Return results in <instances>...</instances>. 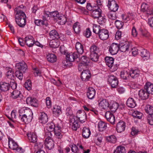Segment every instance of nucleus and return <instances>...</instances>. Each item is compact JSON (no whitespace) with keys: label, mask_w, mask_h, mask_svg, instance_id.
Here are the masks:
<instances>
[{"label":"nucleus","mask_w":153,"mask_h":153,"mask_svg":"<svg viewBox=\"0 0 153 153\" xmlns=\"http://www.w3.org/2000/svg\"><path fill=\"white\" fill-rule=\"evenodd\" d=\"M46 127L48 131V135L51 136L52 134L51 132H53L58 139L62 137V134L61 133V127L58 124L55 125L53 122H51L47 124Z\"/></svg>","instance_id":"f257e3e1"},{"label":"nucleus","mask_w":153,"mask_h":153,"mask_svg":"<svg viewBox=\"0 0 153 153\" xmlns=\"http://www.w3.org/2000/svg\"><path fill=\"white\" fill-rule=\"evenodd\" d=\"M21 110L19 111V118L21 121L25 123L30 122L33 118V113L30 109L26 110L24 111V114L21 112Z\"/></svg>","instance_id":"f03ea898"},{"label":"nucleus","mask_w":153,"mask_h":153,"mask_svg":"<svg viewBox=\"0 0 153 153\" xmlns=\"http://www.w3.org/2000/svg\"><path fill=\"white\" fill-rule=\"evenodd\" d=\"M60 50L61 53L66 55V60L69 62H73L78 58L79 60L80 59V55L77 53L74 52L68 53L67 52V51L63 50L62 48H61Z\"/></svg>","instance_id":"7ed1b4c3"},{"label":"nucleus","mask_w":153,"mask_h":153,"mask_svg":"<svg viewBox=\"0 0 153 153\" xmlns=\"http://www.w3.org/2000/svg\"><path fill=\"white\" fill-rule=\"evenodd\" d=\"M8 140V145L10 148L14 150H16L20 153L24 152V150L21 147H19L17 143L12 139L9 137Z\"/></svg>","instance_id":"20e7f679"},{"label":"nucleus","mask_w":153,"mask_h":153,"mask_svg":"<svg viewBox=\"0 0 153 153\" xmlns=\"http://www.w3.org/2000/svg\"><path fill=\"white\" fill-rule=\"evenodd\" d=\"M70 125L73 130L76 131L78 128H79V120L77 117L71 116L70 117Z\"/></svg>","instance_id":"39448f33"},{"label":"nucleus","mask_w":153,"mask_h":153,"mask_svg":"<svg viewBox=\"0 0 153 153\" xmlns=\"http://www.w3.org/2000/svg\"><path fill=\"white\" fill-rule=\"evenodd\" d=\"M24 7L23 5L18 7L16 8L15 12L16 13L15 19H16V17L26 18V16L23 11V7Z\"/></svg>","instance_id":"423d86ee"},{"label":"nucleus","mask_w":153,"mask_h":153,"mask_svg":"<svg viewBox=\"0 0 153 153\" xmlns=\"http://www.w3.org/2000/svg\"><path fill=\"white\" fill-rule=\"evenodd\" d=\"M108 82L112 88H115L118 84V81L117 77L114 75H111L108 76Z\"/></svg>","instance_id":"0eeeda50"},{"label":"nucleus","mask_w":153,"mask_h":153,"mask_svg":"<svg viewBox=\"0 0 153 153\" xmlns=\"http://www.w3.org/2000/svg\"><path fill=\"white\" fill-rule=\"evenodd\" d=\"M45 140V145L46 147L49 150L53 148L54 146V141L51 139V136H46Z\"/></svg>","instance_id":"6e6552de"},{"label":"nucleus","mask_w":153,"mask_h":153,"mask_svg":"<svg viewBox=\"0 0 153 153\" xmlns=\"http://www.w3.org/2000/svg\"><path fill=\"white\" fill-rule=\"evenodd\" d=\"M107 6L111 11L116 12L117 11L119 6L114 0H108Z\"/></svg>","instance_id":"1a4fd4ad"},{"label":"nucleus","mask_w":153,"mask_h":153,"mask_svg":"<svg viewBox=\"0 0 153 153\" xmlns=\"http://www.w3.org/2000/svg\"><path fill=\"white\" fill-rule=\"evenodd\" d=\"M119 50L122 52H125L128 51L130 49L129 43L126 41L121 42L119 45Z\"/></svg>","instance_id":"9d476101"},{"label":"nucleus","mask_w":153,"mask_h":153,"mask_svg":"<svg viewBox=\"0 0 153 153\" xmlns=\"http://www.w3.org/2000/svg\"><path fill=\"white\" fill-rule=\"evenodd\" d=\"M16 68L18 70L24 73L27 69V66L25 62L23 61L16 64Z\"/></svg>","instance_id":"9b49d317"},{"label":"nucleus","mask_w":153,"mask_h":153,"mask_svg":"<svg viewBox=\"0 0 153 153\" xmlns=\"http://www.w3.org/2000/svg\"><path fill=\"white\" fill-rule=\"evenodd\" d=\"M100 7H95L93 10L91 12V16L94 18H97L100 17L101 15L102 10Z\"/></svg>","instance_id":"f8f14e48"},{"label":"nucleus","mask_w":153,"mask_h":153,"mask_svg":"<svg viewBox=\"0 0 153 153\" xmlns=\"http://www.w3.org/2000/svg\"><path fill=\"white\" fill-rule=\"evenodd\" d=\"M26 102L28 104L34 107H37L38 106V101L35 98L28 97L26 99Z\"/></svg>","instance_id":"ddd939ff"},{"label":"nucleus","mask_w":153,"mask_h":153,"mask_svg":"<svg viewBox=\"0 0 153 153\" xmlns=\"http://www.w3.org/2000/svg\"><path fill=\"white\" fill-rule=\"evenodd\" d=\"M98 36L101 39L103 40H106L109 36L108 31L107 30L104 29H102Z\"/></svg>","instance_id":"4468645a"},{"label":"nucleus","mask_w":153,"mask_h":153,"mask_svg":"<svg viewBox=\"0 0 153 153\" xmlns=\"http://www.w3.org/2000/svg\"><path fill=\"white\" fill-rule=\"evenodd\" d=\"M105 117L107 120L111 124L114 125L115 124V117L111 112L110 111L106 112L105 114Z\"/></svg>","instance_id":"2eb2a0df"},{"label":"nucleus","mask_w":153,"mask_h":153,"mask_svg":"<svg viewBox=\"0 0 153 153\" xmlns=\"http://www.w3.org/2000/svg\"><path fill=\"white\" fill-rule=\"evenodd\" d=\"M125 123L121 120L117 123L116 125V130L118 132L121 133L125 130Z\"/></svg>","instance_id":"dca6fc26"},{"label":"nucleus","mask_w":153,"mask_h":153,"mask_svg":"<svg viewBox=\"0 0 153 153\" xmlns=\"http://www.w3.org/2000/svg\"><path fill=\"white\" fill-rule=\"evenodd\" d=\"M90 71L88 70H83L81 73V77L83 81H87L91 77Z\"/></svg>","instance_id":"f3484780"},{"label":"nucleus","mask_w":153,"mask_h":153,"mask_svg":"<svg viewBox=\"0 0 153 153\" xmlns=\"http://www.w3.org/2000/svg\"><path fill=\"white\" fill-rule=\"evenodd\" d=\"M119 50V45L114 43L111 44L109 49L110 53L112 55L116 54Z\"/></svg>","instance_id":"a211bd4d"},{"label":"nucleus","mask_w":153,"mask_h":153,"mask_svg":"<svg viewBox=\"0 0 153 153\" xmlns=\"http://www.w3.org/2000/svg\"><path fill=\"white\" fill-rule=\"evenodd\" d=\"M140 97L143 100H146L148 99L149 97V94L144 88L140 90L138 93Z\"/></svg>","instance_id":"6ab92c4d"},{"label":"nucleus","mask_w":153,"mask_h":153,"mask_svg":"<svg viewBox=\"0 0 153 153\" xmlns=\"http://www.w3.org/2000/svg\"><path fill=\"white\" fill-rule=\"evenodd\" d=\"M26 18L16 17L15 19L17 24L20 27H24L26 25Z\"/></svg>","instance_id":"aec40b11"},{"label":"nucleus","mask_w":153,"mask_h":153,"mask_svg":"<svg viewBox=\"0 0 153 153\" xmlns=\"http://www.w3.org/2000/svg\"><path fill=\"white\" fill-rule=\"evenodd\" d=\"M144 88L146 91L149 94H153V84L150 82H146L144 85Z\"/></svg>","instance_id":"412c9836"},{"label":"nucleus","mask_w":153,"mask_h":153,"mask_svg":"<svg viewBox=\"0 0 153 153\" xmlns=\"http://www.w3.org/2000/svg\"><path fill=\"white\" fill-rule=\"evenodd\" d=\"M76 116L78 119V120L82 123L85 122L84 120L86 119V115L84 111H79L77 113ZM76 117V116H75Z\"/></svg>","instance_id":"4be33fe9"},{"label":"nucleus","mask_w":153,"mask_h":153,"mask_svg":"<svg viewBox=\"0 0 153 153\" xmlns=\"http://www.w3.org/2000/svg\"><path fill=\"white\" fill-rule=\"evenodd\" d=\"M25 42L26 45L29 47H32L34 45V38L31 36H28L25 39Z\"/></svg>","instance_id":"5701e85b"},{"label":"nucleus","mask_w":153,"mask_h":153,"mask_svg":"<svg viewBox=\"0 0 153 153\" xmlns=\"http://www.w3.org/2000/svg\"><path fill=\"white\" fill-rule=\"evenodd\" d=\"M96 93V91L92 87L88 88L87 92L88 97L90 99H93L94 98Z\"/></svg>","instance_id":"b1692460"},{"label":"nucleus","mask_w":153,"mask_h":153,"mask_svg":"<svg viewBox=\"0 0 153 153\" xmlns=\"http://www.w3.org/2000/svg\"><path fill=\"white\" fill-rule=\"evenodd\" d=\"M53 116H59L62 113L61 108L60 106L55 105L53 109Z\"/></svg>","instance_id":"393cba45"},{"label":"nucleus","mask_w":153,"mask_h":153,"mask_svg":"<svg viewBox=\"0 0 153 153\" xmlns=\"http://www.w3.org/2000/svg\"><path fill=\"white\" fill-rule=\"evenodd\" d=\"M99 102V105L104 109H106L108 108L109 104L108 101L105 99H100Z\"/></svg>","instance_id":"a878e982"},{"label":"nucleus","mask_w":153,"mask_h":153,"mask_svg":"<svg viewBox=\"0 0 153 153\" xmlns=\"http://www.w3.org/2000/svg\"><path fill=\"white\" fill-rule=\"evenodd\" d=\"M40 122L43 124L46 123L48 121V117L47 115L44 112H41L39 118Z\"/></svg>","instance_id":"bb28decb"},{"label":"nucleus","mask_w":153,"mask_h":153,"mask_svg":"<svg viewBox=\"0 0 153 153\" xmlns=\"http://www.w3.org/2000/svg\"><path fill=\"white\" fill-rule=\"evenodd\" d=\"M27 135L30 142L33 143H35L37 142V136L35 133L30 132Z\"/></svg>","instance_id":"cd10ccee"},{"label":"nucleus","mask_w":153,"mask_h":153,"mask_svg":"<svg viewBox=\"0 0 153 153\" xmlns=\"http://www.w3.org/2000/svg\"><path fill=\"white\" fill-rule=\"evenodd\" d=\"M75 48L77 53L79 55L82 54L84 52V49L83 45L79 42H77L75 45Z\"/></svg>","instance_id":"c85d7f7f"},{"label":"nucleus","mask_w":153,"mask_h":153,"mask_svg":"<svg viewBox=\"0 0 153 153\" xmlns=\"http://www.w3.org/2000/svg\"><path fill=\"white\" fill-rule=\"evenodd\" d=\"M126 104L128 107L131 108H134L136 105L135 101L131 97L129 98L127 100Z\"/></svg>","instance_id":"c756f323"},{"label":"nucleus","mask_w":153,"mask_h":153,"mask_svg":"<svg viewBox=\"0 0 153 153\" xmlns=\"http://www.w3.org/2000/svg\"><path fill=\"white\" fill-rule=\"evenodd\" d=\"M35 24L37 26H41L42 25H45L47 26L48 25V22L47 20L43 17V20L37 19L34 22Z\"/></svg>","instance_id":"7c9ffc66"},{"label":"nucleus","mask_w":153,"mask_h":153,"mask_svg":"<svg viewBox=\"0 0 153 153\" xmlns=\"http://www.w3.org/2000/svg\"><path fill=\"white\" fill-rule=\"evenodd\" d=\"M118 104L117 102L112 101L109 104V108L111 111L113 112H115L118 108Z\"/></svg>","instance_id":"2f4dec72"},{"label":"nucleus","mask_w":153,"mask_h":153,"mask_svg":"<svg viewBox=\"0 0 153 153\" xmlns=\"http://www.w3.org/2000/svg\"><path fill=\"white\" fill-rule=\"evenodd\" d=\"M50 36L51 38L52 39H58L60 38L59 33L55 30H52L50 31Z\"/></svg>","instance_id":"473e14b6"},{"label":"nucleus","mask_w":153,"mask_h":153,"mask_svg":"<svg viewBox=\"0 0 153 153\" xmlns=\"http://www.w3.org/2000/svg\"><path fill=\"white\" fill-rule=\"evenodd\" d=\"M22 96L20 91L15 90L11 93V97L13 99H16L20 98Z\"/></svg>","instance_id":"72a5a7b5"},{"label":"nucleus","mask_w":153,"mask_h":153,"mask_svg":"<svg viewBox=\"0 0 153 153\" xmlns=\"http://www.w3.org/2000/svg\"><path fill=\"white\" fill-rule=\"evenodd\" d=\"M10 85L7 83L2 82L0 83V90L2 91H8L10 88Z\"/></svg>","instance_id":"f704fd0d"},{"label":"nucleus","mask_w":153,"mask_h":153,"mask_svg":"<svg viewBox=\"0 0 153 153\" xmlns=\"http://www.w3.org/2000/svg\"><path fill=\"white\" fill-rule=\"evenodd\" d=\"M130 76L133 78H135L139 76L140 71L137 69H132L129 72Z\"/></svg>","instance_id":"c9c22d12"},{"label":"nucleus","mask_w":153,"mask_h":153,"mask_svg":"<svg viewBox=\"0 0 153 153\" xmlns=\"http://www.w3.org/2000/svg\"><path fill=\"white\" fill-rule=\"evenodd\" d=\"M141 56L144 59V60L149 59L150 57L149 52L146 50L142 49L140 51Z\"/></svg>","instance_id":"e433bc0d"},{"label":"nucleus","mask_w":153,"mask_h":153,"mask_svg":"<svg viewBox=\"0 0 153 153\" xmlns=\"http://www.w3.org/2000/svg\"><path fill=\"white\" fill-rule=\"evenodd\" d=\"M46 57L48 60L51 63L54 62L56 60V56L53 53H49L47 55Z\"/></svg>","instance_id":"4c0bfd02"},{"label":"nucleus","mask_w":153,"mask_h":153,"mask_svg":"<svg viewBox=\"0 0 153 153\" xmlns=\"http://www.w3.org/2000/svg\"><path fill=\"white\" fill-rule=\"evenodd\" d=\"M91 134V131L88 128L84 127L82 129V135L85 138H88Z\"/></svg>","instance_id":"58836bf2"},{"label":"nucleus","mask_w":153,"mask_h":153,"mask_svg":"<svg viewBox=\"0 0 153 153\" xmlns=\"http://www.w3.org/2000/svg\"><path fill=\"white\" fill-rule=\"evenodd\" d=\"M106 64L109 67H111L114 63V59L112 57H106L105 58Z\"/></svg>","instance_id":"ea45409f"},{"label":"nucleus","mask_w":153,"mask_h":153,"mask_svg":"<svg viewBox=\"0 0 153 153\" xmlns=\"http://www.w3.org/2000/svg\"><path fill=\"white\" fill-rule=\"evenodd\" d=\"M74 30L75 33L79 34L80 31V25L78 22H76L73 25Z\"/></svg>","instance_id":"a19ab883"},{"label":"nucleus","mask_w":153,"mask_h":153,"mask_svg":"<svg viewBox=\"0 0 153 153\" xmlns=\"http://www.w3.org/2000/svg\"><path fill=\"white\" fill-rule=\"evenodd\" d=\"M107 127V124L102 121L99 122L98 125V127L99 131H102L105 130Z\"/></svg>","instance_id":"79ce46f5"},{"label":"nucleus","mask_w":153,"mask_h":153,"mask_svg":"<svg viewBox=\"0 0 153 153\" xmlns=\"http://www.w3.org/2000/svg\"><path fill=\"white\" fill-rule=\"evenodd\" d=\"M57 21H60L59 22L60 25L65 24L67 21L65 17L63 15L60 14L57 19Z\"/></svg>","instance_id":"37998d69"},{"label":"nucleus","mask_w":153,"mask_h":153,"mask_svg":"<svg viewBox=\"0 0 153 153\" xmlns=\"http://www.w3.org/2000/svg\"><path fill=\"white\" fill-rule=\"evenodd\" d=\"M7 78L14 81L15 76L13 75V72L11 68H10L7 73Z\"/></svg>","instance_id":"c03bdc74"},{"label":"nucleus","mask_w":153,"mask_h":153,"mask_svg":"<svg viewBox=\"0 0 153 153\" xmlns=\"http://www.w3.org/2000/svg\"><path fill=\"white\" fill-rule=\"evenodd\" d=\"M145 111L148 115H152L153 114V107L149 105H146L145 108Z\"/></svg>","instance_id":"a18cd8bd"},{"label":"nucleus","mask_w":153,"mask_h":153,"mask_svg":"<svg viewBox=\"0 0 153 153\" xmlns=\"http://www.w3.org/2000/svg\"><path fill=\"white\" fill-rule=\"evenodd\" d=\"M126 150L125 148L122 146H118L114 151V153H126Z\"/></svg>","instance_id":"49530a36"},{"label":"nucleus","mask_w":153,"mask_h":153,"mask_svg":"<svg viewBox=\"0 0 153 153\" xmlns=\"http://www.w3.org/2000/svg\"><path fill=\"white\" fill-rule=\"evenodd\" d=\"M93 32L96 34H99L101 30V28L100 25L94 24L93 26Z\"/></svg>","instance_id":"de8ad7c7"},{"label":"nucleus","mask_w":153,"mask_h":153,"mask_svg":"<svg viewBox=\"0 0 153 153\" xmlns=\"http://www.w3.org/2000/svg\"><path fill=\"white\" fill-rule=\"evenodd\" d=\"M80 57L79 58L80 59L79 60H81V62L86 64V65H88V64L89 63L90 61V60L89 58L85 56H83L81 57L80 58Z\"/></svg>","instance_id":"09e8293b"},{"label":"nucleus","mask_w":153,"mask_h":153,"mask_svg":"<svg viewBox=\"0 0 153 153\" xmlns=\"http://www.w3.org/2000/svg\"><path fill=\"white\" fill-rule=\"evenodd\" d=\"M55 39H52L50 41L49 45L50 46L53 48H56L59 45V43L58 42H56Z\"/></svg>","instance_id":"8fccbe9b"},{"label":"nucleus","mask_w":153,"mask_h":153,"mask_svg":"<svg viewBox=\"0 0 153 153\" xmlns=\"http://www.w3.org/2000/svg\"><path fill=\"white\" fill-rule=\"evenodd\" d=\"M120 76L123 79H127L130 76L129 72L126 71H122L121 72Z\"/></svg>","instance_id":"3c124183"},{"label":"nucleus","mask_w":153,"mask_h":153,"mask_svg":"<svg viewBox=\"0 0 153 153\" xmlns=\"http://www.w3.org/2000/svg\"><path fill=\"white\" fill-rule=\"evenodd\" d=\"M115 12L111 11L108 12L107 16L108 18L112 20L116 19L117 17Z\"/></svg>","instance_id":"603ef678"},{"label":"nucleus","mask_w":153,"mask_h":153,"mask_svg":"<svg viewBox=\"0 0 153 153\" xmlns=\"http://www.w3.org/2000/svg\"><path fill=\"white\" fill-rule=\"evenodd\" d=\"M106 140L110 143H114L116 142V139L115 136L111 135L107 137Z\"/></svg>","instance_id":"864d4df0"},{"label":"nucleus","mask_w":153,"mask_h":153,"mask_svg":"<svg viewBox=\"0 0 153 153\" xmlns=\"http://www.w3.org/2000/svg\"><path fill=\"white\" fill-rule=\"evenodd\" d=\"M25 87L28 90H30L32 88V83L29 79L27 80L25 83Z\"/></svg>","instance_id":"5fc2aeb1"},{"label":"nucleus","mask_w":153,"mask_h":153,"mask_svg":"<svg viewBox=\"0 0 153 153\" xmlns=\"http://www.w3.org/2000/svg\"><path fill=\"white\" fill-rule=\"evenodd\" d=\"M115 24L117 28L120 29L123 27L124 23L120 21L116 20L115 22Z\"/></svg>","instance_id":"6e6d98bb"},{"label":"nucleus","mask_w":153,"mask_h":153,"mask_svg":"<svg viewBox=\"0 0 153 153\" xmlns=\"http://www.w3.org/2000/svg\"><path fill=\"white\" fill-rule=\"evenodd\" d=\"M90 53H98L99 52V49L95 45L92 46L90 48Z\"/></svg>","instance_id":"4d7b16f0"},{"label":"nucleus","mask_w":153,"mask_h":153,"mask_svg":"<svg viewBox=\"0 0 153 153\" xmlns=\"http://www.w3.org/2000/svg\"><path fill=\"white\" fill-rule=\"evenodd\" d=\"M88 65H86V64L80 62L79 63L78 65V69L79 71H83L86 70Z\"/></svg>","instance_id":"13d9d810"},{"label":"nucleus","mask_w":153,"mask_h":153,"mask_svg":"<svg viewBox=\"0 0 153 153\" xmlns=\"http://www.w3.org/2000/svg\"><path fill=\"white\" fill-rule=\"evenodd\" d=\"M91 59L94 62H97L98 61L99 58V56L98 53H90Z\"/></svg>","instance_id":"bf43d9fd"},{"label":"nucleus","mask_w":153,"mask_h":153,"mask_svg":"<svg viewBox=\"0 0 153 153\" xmlns=\"http://www.w3.org/2000/svg\"><path fill=\"white\" fill-rule=\"evenodd\" d=\"M143 115V114L138 111H135L133 113L132 116L134 117L137 118L138 119H141Z\"/></svg>","instance_id":"052dcab7"},{"label":"nucleus","mask_w":153,"mask_h":153,"mask_svg":"<svg viewBox=\"0 0 153 153\" xmlns=\"http://www.w3.org/2000/svg\"><path fill=\"white\" fill-rule=\"evenodd\" d=\"M23 72L19 70H16L15 73V75L19 79L22 80L23 78Z\"/></svg>","instance_id":"680f3d73"},{"label":"nucleus","mask_w":153,"mask_h":153,"mask_svg":"<svg viewBox=\"0 0 153 153\" xmlns=\"http://www.w3.org/2000/svg\"><path fill=\"white\" fill-rule=\"evenodd\" d=\"M97 18H98V22L100 25H103L106 22V19L103 17H102L101 15Z\"/></svg>","instance_id":"e2e57ef3"},{"label":"nucleus","mask_w":153,"mask_h":153,"mask_svg":"<svg viewBox=\"0 0 153 153\" xmlns=\"http://www.w3.org/2000/svg\"><path fill=\"white\" fill-rule=\"evenodd\" d=\"M149 8L148 4L146 3L142 4L141 7V10L143 12L147 11Z\"/></svg>","instance_id":"0e129e2a"},{"label":"nucleus","mask_w":153,"mask_h":153,"mask_svg":"<svg viewBox=\"0 0 153 153\" xmlns=\"http://www.w3.org/2000/svg\"><path fill=\"white\" fill-rule=\"evenodd\" d=\"M50 15L55 19H57L60 14L58 13L57 11H55L50 13Z\"/></svg>","instance_id":"69168bd1"},{"label":"nucleus","mask_w":153,"mask_h":153,"mask_svg":"<svg viewBox=\"0 0 153 153\" xmlns=\"http://www.w3.org/2000/svg\"><path fill=\"white\" fill-rule=\"evenodd\" d=\"M148 123L150 125H153V114L148 115L147 119Z\"/></svg>","instance_id":"338daca9"},{"label":"nucleus","mask_w":153,"mask_h":153,"mask_svg":"<svg viewBox=\"0 0 153 153\" xmlns=\"http://www.w3.org/2000/svg\"><path fill=\"white\" fill-rule=\"evenodd\" d=\"M84 36L87 38L89 37L91 35V32L89 28L86 29L84 33Z\"/></svg>","instance_id":"774afa93"}]
</instances>
